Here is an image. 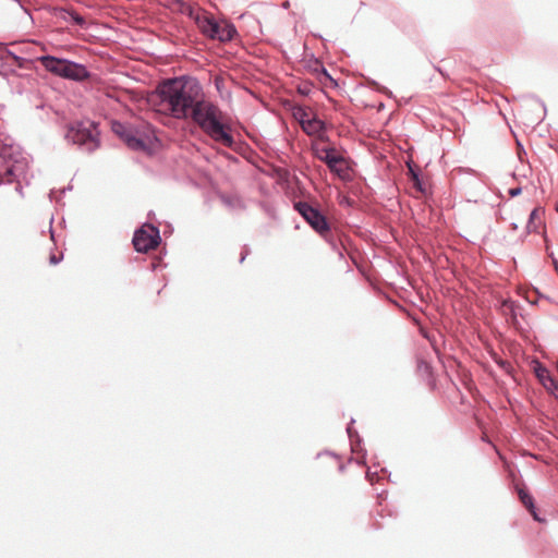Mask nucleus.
Here are the masks:
<instances>
[{
	"mask_svg": "<svg viewBox=\"0 0 558 558\" xmlns=\"http://www.w3.org/2000/svg\"><path fill=\"white\" fill-rule=\"evenodd\" d=\"M156 93L178 119H186L203 97V87L196 77L174 76L160 82Z\"/></svg>",
	"mask_w": 558,
	"mask_h": 558,
	"instance_id": "1",
	"label": "nucleus"
},
{
	"mask_svg": "<svg viewBox=\"0 0 558 558\" xmlns=\"http://www.w3.org/2000/svg\"><path fill=\"white\" fill-rule=\"evenodd\" d=\"M189 118L214 142L228 148L235 146L232 125L216 104L202 98Z\"/></svg>",
	"mask_w": 558,
	"mask_h": 558,
	"instance_id": "2",
	"label": "nucleus"
},
{
	"mask_svg": "<svg viewBox=\"0 0 558 558\" xmlns=\"http://www.w3.org/2000/svg\"><path fill=\"white\" fill-rule=\"evenodd\" d=\"M293 208L317 234L329 243L332 251L343 257L344 246L340 238L332 231L327 216L318 206L305 201H298L293 203Z\"/></svg>",
	"mask_w": 558,
	"mask_h": 558,
	"instance_id": "3",
	"label": "nucleus"
},
{
	"mask_svg": "<svg viewBox=\"0 0 558 558\" xmlns=\"http://www.w3.org/2000/svg\"><path fill=\"white\" fill-rule=\"evenodd\" d=\"M111 130L134 151H143L151 156L161 146L160 140L154 132L141 131L118 120L112 121Z\"/></svg>",
	"mask_w": 558,
	"mask_h": 558,
	"instance_id": "4",
	"label": "nucleus"
},
{
	"mask_svg": "<svg viewBox=\"0 0 558 558\" xmlns=\"http://www.w3.org/2000/svg\"><path fill=\"white\" fill-rule=\"evenodd\" d=\"M99 123L93 120H76L68 125L64 138L93 153L100 146Z\"/></svg>",
	"mask_w": 558,
	"mask_h": 558,
	"instance_id": "5",
	"label": "nucleus"
},
{
	"mask_svg": "<svg viewBox=\"0 0 558 558\" xmlns=\"http://www.w3.org/2000/svg\"><path fill=\"white\" fill-rule=\"evenodd\" d=\"M38 61L46 71L65 80L83 82L90 76V72L87 70L86 65L69 59L44 54L38 57Z\"/></svg>",
	"mask_w": 558,
	"mask_h": 558,
	"instance_id": "6",
	"label": "nucleus"
},
{
	"mask_svg": "<svg viewBox=\"0 0 558 558\" xmlns=\"http://www.w3.org/2000/svg\"><path fill=\"white\" fill-rule=\"evenodd\" d=\"M199 32L211 40L229 43L238 36L235 25L227 20L217 21L211 14L204 12V16L196 19Z\"/></svg>",
	"mask_w": 558,
	"mask_h": 558,
	"instance_id": "7",
	"label": "nucleus"
},
{
	"mask_svg": "<svg viewBox=\"0 0 558 558\" xmlns=\"http://www.w3.org/2000/svg\"><path fill=\"white\" fill-rule=\"evenodd\" d=\"M161 243L160 229L150 222L143 223L134 231L132 244L138 253H147Z\"/></svg>",
	"mask_w": 558,
	"mask_h": 558,
	"instance_id": "8",
	"label": "nucleus"
},
{
	"mask_svg": "<svg viewBox=\"0 0 558 558\" xmlns=\"http://www.w3.org/2000/svg\"><path fill=\"white\" fill-rule=\"evenodd\" d=\"M500 307L509 325H511L517 331H519L522 335L529 332L530 326H524L519 319V317L524 319V316L521 312L523 307L519 302L513 301L511 299H505L501 301Z\"/></svg>",
	"mask_w": 558,
	"mask_h": 558,
	"instance_id": "9",
	"label": "nucleus"
},
{
	"mask_svg": "<svg viewBox=\"0 0 558 558\" xmlns=\"http://www.w3.org/2000/svg\"><path fill=\"white\" fill-rule=\"evenodd\" d=\"M315 150L316 157L322 160L330 172L340 173V169L338 165L344 161V157L336 151L333 147H323L320 149L313 147Z\"/></svg>",
	"mask_w": 558,
	"mask_h": 558,
	"instance_id": "10",
	"label": "nucleus"
},
{
	"mask_svg": "<svg viewBox=\"0 0 558 558\" xmlns=\"http://www.w3.org/2000/svg\"><path fill=\"white\" fill-rule=\"evenodd\" d=\"M52 15L58 20L77 25L83 29L87 28V22L85 17L78 14L72 8L56 7L52 9Z\"/></svg>",
	"mask_w": 558,
	"mask_h": 558,
	"instance_id": "11",
	"label": "nucleus"
},
{
	"mask_svg": "<svg viewBox=\"0 0 558 558\" xmlns=\"http://www.w3.org/2000/svg\"><path fill=\"white\" fill-rule=\"evenodd\" d=\"M302 130L310 136H318L322 141H328L326 135L327 123L314 113L302 126Z\"/></svg>",
	"mask_w": 558,
	"mask_h": 558,
	"instance_id": "12",
	"label": "nucleus"
},
{
	"mask_svg": "<svg viewBox=\"0 0 558 558\" xmlns=\"http://www.w3.org/2000/svg\"><path fill=\"white\" fill-rule=\"evenodd\" d=\"M408 175L409 179L412 182L413 187L421 193L423 196L427 197L432 195V192L427 189L425 185L423 179H422V171L421 169L415 166L412 161L408 162Z\"/></svg>",
	"mask_w": 558,
	"mask_h": 558,
	"instance_id": "13",
	"label": "nucleus"
},
{
	"mask_svg": "<svg viewBox=\"0 0 558 558\" xmlns=\"http://www.w3.org/2000/svg\"><path fill=\"white\" fill-rule=\"evenodd\" d=\"M0 60L4 63H9V60H12L17 68L25 69L32 60L20 57L11 51L5 44L0 43Z\"/></svg>",
	"mask_w": 558,
	"mask_h": 558,
	"instance_id": "14",
	"label": "nucleus"
},
{
	"mask_svg": "<svg viewBox=\"0 0 558 558\" xmlns=\"http://www.w3.org/2000/svg\"><path fill=\"white\" fill-rule=\"evenodd\" d=\"M24 169V165L17 160L13 163L8 165L3 175L0 177V185L4 183H12L17 180Z\"/></svg>",
	"mask_w": 558,
	"mask_h": 558,
	"instance_id": "15",
	"label": "nucleus"
},
{
	"mask_svg": "<svg viewBox=\"0 0 558 558\" xmlns=\"http://www.w3.org/2000/svg\"><path fill=\"white\" fill-rule=\"evenodd\" d=\"M171 5H175V8L173 7L174 10L193 20L195 24L197 17L204 16V12H196L195 8L192 4L185 2L184 0H171Z\"/></svg>",
	"mask_w": 558,
	"mask_h": 558,
	"instance_id": "16",
	"label": "nucleus"
},
{
	"mask_svg": "<svg viewBox=\"0 0 558 558\" xmlns=\"http://www.w3.org/2000/svg\"><path fill=\"white\" fill-rule=\"evenodd\" d=\"M293 118L303 126L306 120L311 118L307 108L300 104H294L291 107Z\"/></svg>",
	"mask_w": 558,
	"mask_h": 558,
	"instance_id": "17",
	"label": "nucleus"
},
{
	"mask_svg": "<svg viewBox=\"0 0 558 558\" xmlns=\"http://www.w3.org/2000/svg\"><path fill=\"white\" fill-rule=\"evenodd\" d=\"M8 75L9 78L5 81L11 85L12 90L20 95L23 94L25 88L21 82L20 75L14 70L8 73Z\"/></svg>",
	"mask_w": 558,
	"mask_h": 558,
	"instance_id": "18",
	"label": "nucleus"
},
{
	"mask_svg": "<svg viewBox=\"0 0 558 558\" xmlns=\"http://www.w3.org/2000/svg\"><path fill=\"white\" fill-rule=\"evenodd\" d=\"M539 211L544 213L545 209L542 208V207H535L530 213L529 220H527V223L525 226L524 236L530 234V233L536 232L537 227L534 223V220L538 217Z\"/></svg>",
	"mask_w": 558,
	"mask_h": 558,
	"instance_id": "19",
	"label": "nucleus"
},
{
	"mask_svg": "<svg viewBox=\"0 0 558 558\" xmlns=\"http://www.w3.org/2000/svg\"><path fill=\"white\" fill-rule=\"evenodd\" d=\"M312 64H308V68L318 75V78L320 82H323L324 76H328V71L324 66V64L315 57L312 56V60L310 61Z\"/></svg>",
	"mask_w": 558,
	"mask_h": 558,
	"instance_id": "20",
	"label": "nucleus"
},
{
	"mask_svg": "<svg viewBox=\"0 0 558 558\" xmlns=\"http://www.w3.org/2000/svg\"><path fill=\"white\" fill-rule=\"evenodd\" d=\"M536 377L545 384V380L548 379L553 385H556V381L550 376L549 371L546 366H544L542 363L537 362L535 368H534Z\"/></svg>",
	"mask_w": 558,
	"mask_h": 558,
	"instance_id": "21",
	"label": "nucleus"
},
{
	"mask_svg": "<svg viewBox=\"0 0 558 558\" xmlns=\"http://www.w3.org/2000/svg\"><path fill=\"white\" fill-rule=\"evenodd\" d=\"M518 496L525 509H534L535 501L533 496L525 488H518Z\"/></svg>",
	"mask_w": 558,
	"mask_h": 558,
	"instance_id": "22",
	"label": "nucleus"
},
{
	"mask_svg": "<svg viewBox=\"0 0 558 558\" xmlns=\"http://www.w3.org/2000/svg\"><path fill=\"white\" fill-rule=\"evenodd\" d=\"M314 88V84L312 82L305 81L298 85V93L304 97H307L311 95L312 90Z\"/></svg>",
	"mask_w": 558,
	"mask_h": 558,
	"instance_id": "23",
	"label": "nucleus"
},
{
	"mask_svg": "<svg viewBox=\"0 0 558 558\" xmlns=\"http://www.w3.org/2000/svg\"><path fill=\"white\" fill-rule=\"evenodd\" d=\"M368 86L372 87L373 89L379 92V93H383L385 94L386 96H388L389 98H392V92L390 89H388L387 87L380 85L378 82H376L375 80H369L368 81Z\"/></svg>",
	"mask_w": 558,
	"mask_h": 558,
	"instance_id": "24",
	"label": "nucleus"
},
{
	"mask_svg": "<svg viewBox=\"0 0 558 558\" xmlns=\"http://www.w3.org/2000/svg\"><path fill=\"white\" fill-rule=\"evenodd\" d=\"M494 361L495 363L501 368L504 369L506 373L510 374L511 371L513 369L512 365L510 362L506 361V360H502L498 356H495L494 357Z\"/></svg>",
	"mask_w": 558,
	"mask_h": 558,
	"instance_id": "25",
	"label": "nucleus"
},
{
	"mask_svg": "<svg viewBox=\"0 0 558 558\" xmlns=\"http://www.w3.org/2000/svg\"><path fill=\"white\" fill-rule=\"evenodd\" d=\"M354 444L350 442L351 450L355 453H360V449L362 448L363 439L359 435L357 430H354Z\"/></svg>",
	"mask_w": 558,
	"mask_h": 558,
	"instance_id": "26",
	"label": "nucleus"
},
{
	"mask_svg": "<svg viewBox=\"0 0 558 558\" xmlns=\"http://www.w3.org/2000/svg\"><path fill=\"white\" fill-rule=\"evenodd\" d=\"M365 478L369 482L371 485H374V483L379 480V472L377 470L372 471V469L368 468L365 474Z\"/></svg>",
	"mask_w": 558,
	"mask_h": 558,
	"instance_id": "27",
	"label": "nucleus"
},
{
	"mask_svg": "<svg viewBox=\"0 0 558 558\" xmlns=\"http://www.w3.org/2000/svg\"><path fill=\"white\" fill-rule=\"evenodd\" d=\"M546 242V254L551 259L555 271L558 274V259L555 257L554 252L550 251L548 245V239L545 236Z\"/></svg>",
	"mask_w": 558,
	"mask_h": 558,
	"instance_id": "28",
	"label": "nucleus"
},
{
	"mask_svg": "<svg viewBox=\"0 0 558 558\" xmlns=\"http://www.w3.org/2000/svg\"><path fill=\"white\" fill-rule=\"evenodd\" d=\"M417 369L420 372H423L425 374H430L432 372V366L428 362L424 361V360H418L417 362Z\"/></svg>",
	"mask_w": 558,
	"mask_h": 558,
	"instance_id": "29",
	"label": "nucleus"
},
{
	"mask_svg": "<svg viewBox=\"0 0 558 558\" xmlns=\"http://www.w3.org/2000/svg\"><path fill=\"white\" fill-rule=\"evenodd\" d=\"M354 420L351 418L350 423L348 424L347 426V434H348V437L350 439V442L354 444V430H356L354 427H353V424H354Z\"/></svg>",
	"mask_w": 558,
	"mask_h": 558,
	"instance_id": "30",
	"label": "nucleus"
},
{
	"mask_svg": "<svg viewBox=\"0 0 558 558\" xmlns=\"http://www.w3.org/2000/svg\"><path fill=\"white\" fill-rule=\"evenodd\" d=\"M360 453H362V456L360 458L355 459V462L359 465H365L366 464V453H367L366 449L361 448Z\"/></svg>",
	"mask_w": 558,
	"mask_h": 558,
	"instance_id": "31",
	"label": "nucleus"
},
{
	"mask_svg": "<svg viewBox=\"0 0 558 558\" xmlns=\"http://www.w3.org/2000/svg\"><path fill=\"white\" fill-rule=\"evenodd\" d=\"M527 511L530 512V514L533 517V519L537 522H544L545 519L544 518H541L538 512H537V509H536V506H534V509L530 508L527 509Z\"/></svg>",
	"mask_w": 558,
	"mask_h": 558,
	"instance_id": "32",
	"label": "nucleus"
},
{
	"mask_svg": "<svg viewBox=\"0 0 558 558\" xmlns=\"http://www.w3.org/2000/svg\"><path fill=\"white\" fill-rule=\"evenodd\" d=\"M62 259H63V254H60V255L51 254L49 257V263L51 265H58Z\"/></svg>",
	"mask_w": 558,
	"mask_h": 558,
	"instance_id": "33",
	"label": "nucleus"
},
{
	"mask_svg": "<svg viewBox=\"0 0 558 558\" xmlns=\"http://www.w3.org/2000/svg\"><path fill=\"white\" fill-rule=\"evenodd\" d=\"M521 193H522L521 186L511 187L508 191V194L510 195V197H517V196L521 195Z\"/></svg>",
	"mask_w": 558,
	"mask_h": 558,
	"instance_id": "34",
	"label": "nucleus"
},
{
	"mask_svg": "<svg viewBox=\"0 0 558 558\" xmlns=\"http://www.w3.org/2000/svg\"><path fill=\"white\" fill-rule=\"evenodd\" d=\"M327 82L330 83L331 86L333 87H337L338 86V83L337 81L330 75V73H328V76H324L323 77V84H326Z\"/></svg>",
	"mask_w": 558,
	"mask_h": 558,
	"instance_id": "35",
	"label": "nucleus"
},
{
	"mask_svg": "<svg viewBox=\"0 0 558 558\" xmlns=\"http://www.w3.org/2000/svg\"><path fill=\"white\" fill-rule=\"evenodd\" d=\"M250 254V247L247 245H244L240 255V263H243L247 255Z\"/></svg>",
	"mask_w": 558,
	"mask_h": 558,
	"instance_id": "36",
	"label": "nucleus"
},
{
	"mask_svg": "<svg viewBox=\"0 0 558 558\" xmlns=\"http://www.w3.org/2000/svg\"><path fill=\"white\" fill-rule=\"evenodd\" d=\"M250 254V247L247 245H244L240 255V263H243L247 255Z\"/></svg>",
	"mask_w": 558,
	"mask_h": 558,
	"instance_id": "37",
	"label": "nucleus"
},
{
	"mask_svg": "<svg viewBox=\"0 0 558 558\" xmlns=\"http://www.w3.org/2000/svg\"><path fill=\"white\" fill-rule=\"evenodd\" d=\"M222 84H223L222 78H216L215 80V85H216L218 90H220V87H221Z\"/></svg>",
	"mask_w": 558,
	"mask_h": 558,
	"instance_id": "38",
	"label": "nucleus"
},
{
	"mask_svg": "<svg viewBox=\"0 0 558 558\" xmlns=\"http://www.w3.org/2000/svg\"><path fill=\"white\" fill-rule=\"evenodd\" d=\"M324 453H326V454H330V456H332V457H335V458H338V456H337L335 452H332V451H324V452H319V453H317V456H316V457H317V458H319V457H320L322 454H324Z\"/></svg>",
	"mask_w": 558,
	"mask_h": 558,
	"instance_id": "39",
	"label": "nucleus"
},
{
	"mask_svg": "<svg viewBox=\"0 0 558 558\" xmlns=\"http://www.w3.org/2000/svg\"><path fill=\"white\" fill-rule=\"evenodd\" d=\"M71 190H72V185H71V184H69L66 187H63V189L60 191V193L63 195V194H65L68 191H71Z\"/></svg>",
	"mask_w": 558,
	"mask_h": 558,
	"instance_id": "40",
	"label": "nucleus"
},
{
	"mask_svg": "<svg viewBox=\"0 0 558 558\" xmlns=\"http://www.w3.org/2000/svg\"><path fill=\"white\" fill-rule=\"evenodd\" d=\"M15 191H16L19 194L23 195V187H22V185H21L20 183L15 186Z\"/></svg>",
	"mask_w": 558,
	"mask_h": 558,
	"instance_id": "41",
	"label": "nucleus"
},
{
	"mask_svg": "<svg viewBox=\"0 0 558 558\" xmlns=\"http://www.w3.org/2000/svg\"><path fill=\"white\" fill-rule=\"evenodd\" d=\"M9 75L8 72H0V80H8Z\"/></svg>",
	"mask_w": 558,
	"mask_h": 558,
	"instance_id": "42",
	"label": "nucleus"
},
{
	"mask_svg": "<svg viewBox=\"0 0 558 558\" xmlns=\"http://www.w3.org/2000/svg\"><path fill=\"white\" fill-rule=\"evenodd\" d=\"M52 220H53V218H51V219H50V228H49V231H50L51 239L53 240V239H54V232H53V230H52V226H51Z\"/></svg>",
	"mask_w": 558,
	"mask_h": 558,
	"instance_id": "43",
	"label": "nucleus"
},
{
	"mask_svg": "<svg viewBox=\"0 0 558 558\" xmlns=\"http://www.w3.org/2000/svg\"><path fill=\"white\" fill-rule=\"evenodd\" d=\"M221 199H222V202H223L225 204H227V205H231V202H230V199H229L227 196L222 195V196H221Z\"/></svg>",
	"mask_w": 558,
	"mask_h": 558,
	"instance_id": "44",
	"label": "nucleus"
},
{
	"mask_svg": "<svg viewBox=\"0 0 558 558\" xmlns=\"http://www.w3.org/2000/svg\"><path fill=\"white\" fill-rule=\"evenodd\" d=\"M537 100L541 104V106L543 107V112L545 114L546 113V106H545V104L541 99H537Z\"/></svg>",
	"mask_w": 558,
	"mask_h": 558,
	"instance_id": "45",
	"label": "nucleus"
},
{
	"mask_svg": "<svg viewBox=\"0 0 558 558\" xmlns=\"http://www.w3.org/2000/svg\"><path fill=\"white\" fill-rule=\"evenodd\" d=\"M150 268H151V270H155L157 268V263L153 262L150 264Z\"/></svg>",
	"mask_w": 558,
	"mask_h": 558,
	"instance_id": "46",
	"label": "nucleus"
},
{
	"mask_svg": "<svg viewBox=\"0 0 558 558\" xmlns=\"http://www.w3.org/2000/svg\"><path fill=\"white\" fill-rule=\"evenodd\" d=\"M510 226H511L512 230H517L518 229V225L515 222H512Z\"/></svg>",
	"mask_w": 558,
	"mask_h": 558,
	"instance_id": "47",
	"label": "nucleus"
},
{
	"mask_svg": "<svg viewBox=\"0 0 558 558\" xmlns=\"http://www.w3.org/2000/svg\"><path fill=\"white\" fill-rule=\"evenodd\" d=\"M1 156H2L3 158L9 157V155L7 154L5 149H3V151L1 153Z\"/></svg>",
	"mask_w": 558,
	"mask_h": 558,
	"instance_id": "48",
	"label": "nucleus"
},
{
	"mask_svg": "<svg viewBox=\"0 0 558 558\" xmlns=\"http://www.w3.org/2000/svg\"><path fill=\"white\" fill-rule=\"evenodd\" d=\"M315 37H318L322 40H325V38L320 34H314Z\"/></svg>",
	"mask_w": 558,
	"mask_h": 558,
	"instance_id": "49",
	"label": "nucleus"
},
{
	"mask_svg": "<svg viewBox=\"0 0 558 558\" xmlns=\"http://www.w3.org/2000/svg\"><path fill=\"white\" fill-rule=\"evenodd\" d=\"M344 469H345V466H344L343 464H340V465H339V471H340V472H343V471H344Z\"/></svg>",
	"mask_w": 558,
	"mask_h": 558,
	"instance_id": "50",
	"label": "nucleus"
},
{
	"mask_svg": "<svg viewBox=\"0 0 558 558\" xmlns=\"http://www.w3.org/2000/svg\"><path fill=\"white\" fill-rule=\"evenodd\" d=\"M380 472H383V473H385V474L390 475V473H388L387 469H385V468H383V469L380 470Z\"/></svg>",
	"mask_w": 558,
	"mask_h": 558,
	"instance_id": "51",
	"label": "nucleus"
},
{
	"mask_svg": "<svg viewBox=\"0 0 558 558\" xmlns=\"http://www.w3.org/2000/svg\"><path fill=\"white\" fill-rule=\"evenodd\" d=\"M436 70H437V71H438L442 76L445 75V74H444V72L441 71V69L436 68Z\"/></svg>",
	"mask_w": 558,
	"mask_h": 558,
	"instance_id": "52",
	"label": "nucleus"
},
{
	"mask_svg": "<svg viewBox=\"0 0 558 558\" xmlns=\"http://www.w3.org/2000/svg\"><path fill=\"white\" fill-rule=\"evenodd\" d=\"M555 210L558 213V204L556 205Z\"/></svg>",
	"mask_w": 558,
	"mask_h": 558,
	"instance_id": "53",
	"label": "nucleus"
}]
</instances>
